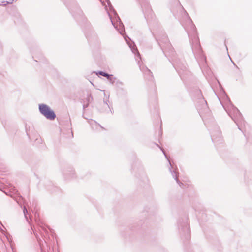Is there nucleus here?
<instances>
[{
    "mask_svg": "<svg viewBox=\"0 0 252 252\" xmlns=\"http://www.w3.org/2000/svg\"><path fill=\"white\" fill-rule=\"evenodd\" d=\"M40 112L47 119L54 120L56 117L54 112L45 104H40L39 106Z\"/></svg>",
    "mask_w": 252,
    "mask_h": 252,
    "instance_id": "f257e3e1",
    "label": "nucleus"
},
{
    "mask_svg": "<svg viewBox=\"0 0 252 252\" xmlns=\"http://www.w3.org/2000/svg\"><path fill=\"white\" fill-rule=\"evenodd\" d=\"M99 74L103 76H104V77H109V75L104 72H102V71H100L99 72Z\"/></svg>",
    "mask_w": 252,
    "mask_h": 252,
    "instance_id": "f03ea898",
    "label": "nucleus"
},
{
    "mask_svg": "<svg viewBox=\"0 0 252 252\" xmlns=\"http://www.w3.org/2000/svg\"><path fill=\"white\" fill-rule=\"evenodd\" d=\"M3 2L0 1V4H3Z\"/></svg>",
    "mask_w": 252,
    "mask_h": 252,
    "instance_id": "7ed1b4c3",
    "label": "nucleus"
}]
</instances>
